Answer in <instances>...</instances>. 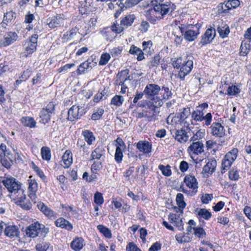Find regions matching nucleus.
I'll return each mask as SVG.
<instances>
[{
  "instance_id": "obj_26",
  "label": "nucleus",
  "mask_w": 251,
  "mask_h": 251,
  "mask_svg": "<svg viewBox=\"0 0 251 251\" xmlns=\"http://www.w3.org/2000/svg\"><path fill=\"white\" fill-rule=\"evenodd\" d=\"M37 207L48 218H51L55 216V213L47 205H45L44 203L39 202L37 204Z\"/></svg>"
},
{
  "instance_id": "obj_42",
  "label": "nucleus",
  "mask_w": 251,
  "mask_h": 251,
  "mask_svg": "<svg viewBox=\"0 0 251 251\" xmlns=\"http://www.w3.org/2000/svg\"><path fill=\"white\" fill-rule=\"evenodd\" d=\"M98 229L101 232L105 237L110 238L112 236L111 231L108 228L103 225H98L97 226Z\"/></svg>"
},
{
  "instance_id": "obj_8",
  "label": "nucleus",
  "mask_w": 251,
  "mask_h": 251,
  "mask_svg": "<svg viewBox=\"0 0 251 251\" xmlns=\"http://www.w3.org/2000/svg\"><path fill=\"white\" fill-rule=\"evenodd\" d=\"M191 117L196 121L201 122L204 120L205 125L206 126H209L212 122V116L210 113H208L204 116V113H201L195 110L192 112Z\"/></svg>"
},
{
  "instance_id": "obj_15",
  "label": "nucleus",
  "mask_w": 251,
  "mask_h": 251,
  "mask_svg": "<svg viewBox=\"0 0 251 251\" xmlns=\"http://www.w3.org/2000/svg\"><path fill=\"white\" fill-rule=\"evenodd\" d=\"M18 38V36L16 32L9 31L5 33L3 36V40L2 41V45L3 46H7L13 43Z\"/></svg>"
},
{
  "instance_id": "obj_45",
  "label": "nucleus",
  "mask_w": 251,
  "mask_h": 251,
  "mask_svg": "<svg viewBox=\"0 0 251 251\" xmlns=\"http://www.w3.org/2000/svg\"><path fill=\"white\" fill-rule=\"evenodd\" d=\"M158 168L161 171L162 174L165 176H169L172 174L171 167L169 165H167L166 166L163 165H160L158 166Z\"/></svg>"
},
{
  "instance_id": "obj_13",
  "label": "nucleus",
  "mask_w": 251,
  "mask_h": 251,
  "mask_svg": "<svg viewBox=\"0 0 251 251\" xmlns=\"http://www.w3.org/2000/svg\"><path fill=\"white\" fill-rule=\"evenodd\" d=\"M184 182L188 188L192 189L193 195L197 192L198 183L194 176L187 175L184 178Z\"/></svg>"
},
{
  "instance_id": "obj_11",
  "label": "nucleus",
  "mask_w": 251,
  "mask_h": 251,
  "mask_svg": "<svg viewBox=\"0 0 251 251\" xmlns=\"http://www.w3.org/2000/svg\"><path fill=\"white\" fill-rule=\"evenodd\" d=\"M28 184V197L31 200L35 202L36 200V192L38 190V184L35 179H29L27 180Z\"/></svg>"
},
{
  "instance_id": "obj_17",
  "label": "nucleus",
  "mask_w": 251,
  "mask_h": 251,
  "mask_svg": "<svg viewBox=\"0 0 251 251\" xmlns=\"http://www.w3.org/2000/svg\"><path fill=\"white\" fill-rule=\"evenodd\" d=\"M64 20V16L63 15H57L56 16L48 20L49 21L48 25L50 28H54L62 25Z\"/></svg>"
},
{
  "instance_id": "obj_57",
  "label": "nucleus",
  "mask_w": 251,
  "mask_h": 251,
  "mask_svg": "<svg viewBox=\"0 0 251 251\" xmlns=\"http://www.w3.org/2000/svg\"><path fill=\"white\" fill-rule=\"evenodd\" d=\"M213 198L212 194H205L201 197V200L203 203H208Z\"/></svg>"
},
{
  "instance_id": "obj_58",
  "label": "nucleus",
  "mask_w": 251,
  "mask_h": 251,
  "mask_svg": "<svg viewBox=\"0 0 251 251\" xmlns=\"http://www.w3.org/2000/svg\"><path fill=\"white\" fill-rule=\"evenodd\" d=\"M204 135V131H201L199 130L192 137V140H193L194 141L196 140L199 141V140L203 138Z\"/></svg>"
},
{
  "instance_id": "obj_3",
  "label": "nucleus",
  "mask_w": 251,
  "mask_h": 251,
  "mask_svg": "<svg viewBox=\"0 0 251 251\" xmlns=\"http://www.w3.org/2000/svg\"><path fill=\"white\" fill-rule=\"evenodd\" d=\"M2 183L8 191L11 193H22L23 194L24 192V191L21 188V183L14 177H7L2 181Z\"/></svg>"
},
{
  "instance_id": "obj_25",
  "label": "nucleus",
  "mask_w": 251,
  "mask_h": 251,
  "mask_svg": "<svg viewBox=\"0 0 251 251\" xmlns=\"http://www.w3.org/2000/svg\"><path fill=\"white\" fill-rule=\"evenodd\" d=\"M199 30L196 27V29H188L184 33V38L188 41H194L199 34Z\"/></svg>"
},
{
  "instance_id": "obj_47",
  "label": "nucleus",
  "mask_w": 251,
  "mask_h": 251,
  "mask_svg": "<svg viewBox=\"0 0 251 251\" xmlns=\"http://www.w3.org/2000/svg\"><path fill=\"white\" fill-rule=\"evenodd\" d=\"M195 235L199 238H202L206 235V232L204 229L201 227H193Z\"/></svg>"
},
{
  "instance_id": "obj_14",
  "label": "nucleus",
  "mask_w": 251,
  "mask_h": 251,
  "mask_svg": "<svg viewBox=\"0 0 251 251\" xmlns=\"http://www.w3.org/2000/svg\"><path fill=\"white\" fill-rule=\"evenodd\" d=\"M176 114L181 122V126L190 129L189 124L187 120L190 114V109L184 108L181 112L176 113Z\"/></svg>"
},
{
  "instance_id": "obj_59",
  "label": "nucleus",
  "mask_w": 251,
  "mask_h": 251,
  "mask_svg": "<svg viewBox=\"0 0 251 251\" xmlns=\"http://www.w3.org/2000/svg\"><path fill=\"white\" fill-rule=\"evenodd\" d=\"M229 178L232 180H237L239 178L238 172L236 170H231L229 172Z\"/></svg>"
},
{
  "instance_id": "obj_39",
  "label": "nucleus",
  "mask_w": 251,
  "mask_h": 251,
  "mask_svg": "<svg viewBox=\"0 0 251 251\" xmlns=\"http://www.w3.org/2000/svg\"><path fill=\"white\" fill-rule=\"evenodd\" d=\"M41 153L42 157L44 160L49 161L50 159V150L47 147H43L41 148Z\"/></svg>"
},
{
  "instance_id": "obj_44",
  "label": "nucleus",
  "mask_w": 251,
  "mask_h": 251,
  "mask_svg": "<svg viewBox=\"0 0 251 251\" xmlns=\"http://www.w3.org/2000/svg\"><path fill=\"white\" fill-rule=\"evenodd\" d=\"M124 101V98L120 95H115L111 100V104L119 106L123 103Z\"/></svg>"
},
{
  "instance_id": "obj_55",
  "label": "nucleus",
  "mask_w": 251,
  "mask_h": 251,
  "mask_svg": "<svg viewBox=\"0 0 251 251\" xmlns=\"http://www.w3.org/2000/svg\"><path fill=\"white\" fill-rule=\"evenodd\" d=\"M88 70H89L88 68V63L85 61L79 66L77 72V73L81 74L84 73L85 71H87Z\"/></svg>"
},
{
  "instance_id": "obj_5",
  "label": "nucleus",
  "mask_w": 251,
  "mask_h": 251,
  "mask_svg": "<svg viewBox=\"0 0 251 251\" xmlns=\"http://www.w3.org/2000/svg\"><path fill=\"white\" fill-rule=\"evenodd\" d=\"M55 110V104L50 102L45 108H43L40 112V122L44 124L48 123L50 119L51 114Z\"/></svg>"
},
{
  "instance_id": "obj_20",
  "label": "nucleus",
  "mask_w": 251,
  "mask_h": 251,
  "mask_svg": "<svg viewBox=\"0 0 251 251\" xmlns=\"http://www.w3.org/2000/svg\"><path fill=\"white\" fill-rule=\"evenodd\" d=\"M38 222H35L31 224L26 229V234L29 237L35 238L39 234Z\"/></svg>"
},
{
  "instance_id": "obj_49",
  "label": "nucleus",
  "mask_w": 251,
  "mask_h": 251,
  "mask_svg": "<svg viewBox=\"0 0 251 251\" xmlns=\"http://www.w3.org/2000/svg\"><path fill=\"white\" fill-rule=\"evenodd\" d=\"M239 92V88L235 85H232L231 86H229L227 89V95L230 96L236 95L238 94Z\"/></svg>"
},
{
  "instance_id": "obj_1",
  "label": "nucleus",
  "mask_w": 251,
  "mask_h": 251,
  "mask_svg": "<svg viewBox=\"0 0 251 251\" xmlns=\"http://www.w3.org/2000/svg\"><path fill=\"white\" fill-rule=\"evenodd\" d=\"M151 4L153 6V10L152 12L154 11L160 14L161 17L159 16L156 17L157 18H163L165 15H173V12L176 9V5L171 1L166 2L163 3L164 0H150Z\"/></svg>"
},
{
  "instance_id": "obj_37",
  "label": "nucleus",
  "mask_w": 251,
  "mask_h": 251,
  "mask_svg": "<svg viewBox=\"0 0 251 251\" xmlns=\"http://www.w3.org/2000/svg\"><path fill=\"white\" fill-rule=\"evenodd\" d=\"M176 201L179 207L180 208H181V209H178V210L180 211L181 213H182V209L185 207L186 203L184 201V196L182 194L178 193L177 194L176 197Z\"/></svg>"
},
{
  "instance_id": "obj_64",
  "label": "nucleus",
  "mask_w": 251,
  "mask_h": 251,
  "mask_svg": "<svg viewBox=\"0 0 251 251\" xmlns=\"http://www.w3.org/2000/svg\"><path fill=\"white\" fill-rule=\"evenodd\" d=\"M244 213L251 221V207L248 206H246L244 208Z\"/></svg>"
},
{
  "instance_id": "obj_41",
  "label": "nucleus",
  "mask_w": 251,
  "mask_h": 251,
  "mask_svg": "<svg viewBox=\"0 0 251 251\" xmlns=\"http://www.w3.org/2000/svg\"><path fill=\"white\" fill-rule=\"evenodd\" d=\"M198 215L200 218H203L205 220H208L211 217V213L207 209L202 208L200 209Z\"/></svg>"
},
{
  "instance_id": "obj_9",
  "label": "nucleus",
  "mask_w": 251,
  "mask_h": 251,
  "mask_svg": "<svg viewBox=\"0 0 251 251\" xmlns=\"http://www.w3.org/2000/svg\"><path fill=\"white\" fill-rule=\"evenodd\" d=\"M204 146L203 143L198 141L194 142L191 144L188 148V151L189 152L191 157L194 159L193 155H198L204 151Z\"/></svg>"
},
{
  "instance_id": "obj_28",
  "label": "nucleus",
  "mask_w": 251,
  "mask_h": 251,
  "mask_svg": "<svg viewBox=\"0 0 251 251\" xmlns=\"http://www.w3.org/2000/svg\"><path fill=\"white\" fill-rule=\"evenodd\" d=\"M22 194L21 196H17V203H19V204L25 210H29L31 208L32 205L31 202H25V200L26 199V196L25 194H24V193L22 194V193H19Z\"/></svg>"
},
{
  "instance_id": "obj_29",
  "label": "nucleus",
  "mask_w": 251,
  "mask_h": 251,
  "mask_svg": "<svg viewBox=\"0 0 251 251\" xmlns=\"http://www.w3.org/2000/svg\"><path fill=\"white\" fill-rule=\"evenodd\" d=\"M55 226L62 228H65L68 230L73 229V225L63 218L58 219L55 222Z\"/></svg>"
},
{
  "instance_id": "obj_48",
  "label": "nucleus",
  "mask_w": 251,
  "mask_h": 251,
  "mask_svg": "<svg viewBox=\"0 0 251 251\" xmlns=\"http://www.w3.org/2000/svg\"><path fill=\"white\" fill-rule=\"evenodd\" d=\"M122 150L120 147H117L115 154V159L117 163H120L123 159Z\"/></svg>"
},
{
  "instance_id": "obj_53",
  "label": "nucleus",
  "mask_w": 251,
  "mask_h": 251,
  "mask_svg": "<svg viewBox=\"0 0 251 251\" xmlns=\"http://www.w3.org/2000/svg\"><path fill=\"white\" fill-rule=\"evenodd\" d=\"M9 154L6 146L4 144L0 145V158H5Z\"/></svg>"
},
{
  "instance_id": "obj_34",
  "label": "nucleus",
  "mask_w": 251,
  "mask_h": 251,
  "mask_svg": "<svg viewBox=\"0 0 251 251\" xmlns=\"http://www.w3.org/2000/svg\"><path fill=\"white\" fill-rule=\"evenodd\" d=\"M71 247L74 251H78L83 247V240L81 237L76 238L71 244Z\"/></svg>"
},
{
  "instance_id": "obj_38",
  "label": "nucleus",
  "mask_w": 251,
  "mask_h": 251,
  "mask_svg": "<svg viewBox=\"0 0 251 251\" xmlns=\"http://www.w3.org/2000/svg\"><path fill=\"white\" fill-rule=\"evenodd\" d=\"M104 153V150L102 147H99L92 152L91 157L93 159H99Z\"/></svg>"
},
{
  "instance_id": "obj_18",
  "label": "nucleus",
  "mask_w": 251,
  "mask_h": 251,
  "mask_svg": "<svg viewBox=\"0 0 251 251\" xmlns=\"http://www.w3.org/2000/svg\"><path fill=\"white\" fill-rule=\"evenodd\" d=\"M4 234L10 238L18 237L20 235V231L16 226H5Z\"/></svg>"
},
{
  "instance_id": "obj_4",
  "label": "nucleus",
  "mask_w": 251,
  "mask_h": 251,
  "mask_svg": "<svg viewBox=\"0 0 251 251\" xmlns=\"http://www.w3.org/2000/svg\"><path fill=\"white\" fill-rule=\"evenodd\" d=\"M238 153V149L234 148L225 155L222 161L221 172L222 174L225 173L230 168L236 159Z\"/></svg>"
},
{
  "instance_id": "obj_12",
  "label": "nucleus",
  "mask_w": 251,
  "mask_h": 251,
  "mask_svg": "<svg viewBox=\"0 0 251 251\" xmlns=\"http://www.w3.org/2000/svg\"><path fill=\"white\" fill-rule=\"evenodd\" d=\"M225 131L224 126L219 123H213L210 126V133L215 137H222L224 136Z\"/></svg>"
},
{
  "instance_id": "obj_61",
  "label": "nucleus",
  "mask_w": 251,
  "mask_h": 251,
  "mask_svg": "<svg viewBox=\"0 0 251 251\" xmlns=\"http://www.w3.org/2000/svg\"><path fill=\"white\" fill-rule=\"evenodd\" d=\"M183 61L181 57L176 58L173 62V65L174 68H180Z\"/></svg>"
},
{
  "instance_id": "obj_24",
  "label": "nucleus",
  "mask_w": 251,
  "mask_h": 251,
  "mask_svg": "<svg viewBox=\"0 0 251 251\" xmlns=\"http://www.w3.org/2000/svg\"><path fill=\"white\" fill-rule=\"evenodd\" d=\"M137 148L144 153H149L151 151V145L146 141H139L136 145Z\"/></svg>"
},
{
  "instance_id": "obj_62",
  "label": "nucleus",
  "mask_w": 251,
  "mask_h": 251,
  "mask_svg": "<svg viewBox=\"0 0 251 251\" xmlns=\"http://www.w3.org/2000/svg\"><path fill=\"white\" fill-rule=\"evenodd\" d=\"M161 244L159 242H155L149 249V251H158L161 249Z\"/></svg>"
},
{
  "instance_id": "obj_46",
  "label": "nucleus",
  "mask_w": 251,
  "mask_h": 251,
  "mask_svg": "<svg viewBox=\"0 0 251 251\" xmlns=\"http://www.w3.org/2000/svg\"><path fill=\"white\" fill-rule=\"evenodd\" d=\"M16 18V13L13 11H10L4 13L3 18L7 22L11 23L12 21Z\"/></svg>"
},
{
  "instance_id": "obj_40",
  "label": "nucleus",
  "mask_w": 251,
  "mask_h": 251,
  "mask_svg": "<svg viewBox=\"0 0 251 251\" xmlns=\"http://www.w3.org/2000/svg\"><path fill=\"white\" fill-rule=\"evenodd\" d=\"M82 134L84 137L86 142H87L89 145L92 144V142L94 141L95 139L93 133L88 130L84 131L82 133Z\"/></svg>"
},
{
  "instance_id": "obj_35",
  "label": "nucleus",
  "mask_w": 251,
  "mask_h": 251,
  "mask_svg": "<svg viewBox=\"0 0 251 251\" xmlns=\"http://www.w3.org/2000/svg\"><path fill=\"white\" fill-rule=\"evenodd\" d=\"M62 160L64 164V167H69L72 163V154L68 151H66L62 156Z\"/></svg>"
},
{
  "instance_id": "obj_7",
  "label": "nucleus",
  "mask_w": 251,
  "mask_h": 251,
  "mask_svg": "<svg viewBox=\"0 0 251 251\" xmlns=\"http://www.w3.org/2000/svg\"><path fill=\"white\" fill-rule=\"evenodd\" d=\"M84 113V109L82 107L77 105H73L68 111L67 119L70 121H74L80 118Z\"/></svg>"
},
{
  "instance_id": "obj_63",
  "label": "nucleus",
  "mask_w": 251,
  "mask_h": 251,
  "mask_svg": "<svg viewBox=\"0 0 251 251\" xmlns=\"http://www.w3.org/2000/svg\"><path fill=\"white\" fill-rule=\"evenodd\" d=\"M128 251H142L137 246L133 243L130 242L128 244Z\"/></svg>"
},
{
  "instance_id": "obj_27",
  "label": "nucleus",
  "mask_w": 251,
  "mask_h": 251,
  "mask_svg": "<svg viewBox=\"0 0 251 251\" xmlns=\"http://www.w3.org/2000/svg\"><path fill=\"white\" fill-rule=\"evenodd\" d=\"M217 162L215 160H209L205 165L202 169V173L203 174H212L216 167Z\"/></svg>"
},
{
  "instance_id": "obj_51",
  "label": "nucleus",
  "mask_w": 251,
  "mask_h": 251,
  "mask_svg": "<svg viewBox=\"0 0 251 251\" xmlns=\"http://www.w3.org/2000/svg\"><path fill=\"white\" fill-rule=\"evenodd\" d=\"M103 113L104 110L102 108H99L92 115L91 119L94 121L99 120L103 115Z\"/></svg>"
},
{
  "instance_id": "obj_33",
  "label": "nucleus",
  "mask_w": 251,
  "mask_h": 251,
  "mask_svg": "<svg viewBox=\"0 0 251 251\" xmlns=\"http://www.w3.org/2000/svg\"><path fill=\"white\" fill-rule=\"evenodd\" d=\"M217 31L221 37L224 38L227 36L229 33L228 26L226 24L222 23L221 25H218Z\"/></svg>"
},
{
  "instance_id": "obj_16",
  "label": "nucleus",
  "mask_w": 251,
  "mask_h": 251,
  "mask_svg": "<svg viewBox=\"0 0 251 251\" xmlns=\"http://www.w3.org/2000/svg\"><path fill=\"white\" fill-rule=\"evenodd\" d=\"M183 127H182L180 130H176L175 131H172L171 130L172 134L173 133V132L175 133V135H173V136L175 137V139L181 143L186 142L188 140L189 137L186 131L183 128Z\"/></svg>"
},
{
  "instance_id": "obj_23",
  "label": "nucleus",
  "mask_w": 251,
  "mask_h": 251,
  "mask_svg": "<svg viewBox=\"0 0 251 251\" xmlns=\"http://www.w3.org/2000/svg\"><path fill=\"white\" fill-rule=\"evenodd\" d=\"M240 4L239 0H232L226 1L222 5V9L224 12H227L228 10L235 8Z\"/></svg>"
},
{
  "instance_id": "obj_21",
  "label": "nucleus",
  "mask_w": 251,
  "mask_h": 251,
  "mask_svg": "<svg viewBox=\"0 0 251 251\" xmlns=\"http://www.w3.org/2000/svg\"><path fill=\"white\" fill-rule=\"evenodd\" d=\"M215 30L211 28L207 29L202 37L201 43L203 44H206L210 43L214 38Z\"/></svg>"
},
{
  "instance_id": "obj_56",
  "label": "nucleus",
  "mask_w": 251,
  "mask_h": 251,
  "mask_svg": "<svg viewBox=\"0 0 251 251\" xmlns=\"http://www.w3.org/2000/svg\"><path fill=\"white\" fill-rule=\"evenodd\" d=\"M110 58V55L108 53H103L100 57L99 62V64L100 65H105L109 61Z\"/></svg>"
},
{
  "instance_id": "obj_10",
  "label": "nucleus",
  "mask_w": 251,
  "mask_h": 251,
  "mask_svg": "<svg viewBox=\"0 0 251 251\" xmlns=\"http://www.w3.org/2000/svg\"><path fill=\"white\" fill-rule=\"evenodd\" d=\"M161 89L159 86L155 84H148L144 91V95L148 96V99L151 100L152 97L157 95Z\"/></svg>"
},
{
  "instance_id": "obj_30",
  "label": "nucleus",
  "mask_w": 251,
  "mask_h": 251,
  "mask_svg": "<svg viewBox=\"0 0 251 251\" xmlns=\"http://www.w3.org/2000/svg\"><path fill=\"white\" fill-rule=\"evenodd\" d=\"M167 123L177 128L179 127V125L181 126V122L176 114H170L167 118Z\"/></svg>"
},
{
  "instance_id": "obj_19",
  "label": "nucleus",
  "mask_w": 251,
  "mask_h": 251,
  "mask_svg": "<svg viewBox=\"0 0 251 251\" xmlns=\"http://www.w3.org/2000/svg\"><path fill=\"white\" fill-rule=\"evenodd\" d=\"M169 220L170 222L173 223L175 226L178 228V230H181L183 229V222L179 215L171 213L169 215Z\"/></svg>"
},
{
  "instance_id": "obj_54",
  "label": "nucleus",
  "mask_w": 251,
  "mask_h": 251,
  "mask_svg": "<svg viewBox=\"0 0 251 251\" xmlns=\"http://www.w3.org/2000/svg\"><path fill=\"white\" fill-rule=\"evenodd\" d=\"M160 62V57L159 56H155L151 61L149 66L150 68H155L158 66Z\"/></svg>"
},
{
  "instance_id": "obj_36",
  "label": "nucleus",
  "mask_w": 251,
  "mask_h": 251,
  "mask_svg": "<svg viewBox=\"0 0 251 251\" xmlns=\"http://www.w3.org/2000/svg\"><path fill=\"white\" fill-rule=\"evenodd\" d=\"M21 121L25 126H28L30 128H33L36 126V122L32 117H23Z\"/></svg>"
},
{
  "instance_id": "obj_43",
  "label": "nucleus",
  "mask_w": 251,
  "mask_h": 251,
  "mask_svg": "<svg viewBox=\"0 0 251 251\" xmlns=\"http://www.w3.org/2000/svg\"><path fill=\"white\" fill-rule=\"evenodd\" d=\"M25 56H27L28 54L32 53L36 49V46L34 44H32L28 42H26L25 44Z\"/></svg>"
},
{
  "instance_id": "obj_2",
  "label": "nucleus",
  "mask_w": 251,
  "mask_h": 251,
  "mask_svg": "<svg viewBox=\"0 0 251 251\" xmlns=\"http://www.w3.org/2000/svg\"><path fill=\"white\" fill-rule=\"evenodd\" d=\"M157 100L154 99L151 100H149L148 102H146V104H142L139 103V105L140 106H143L145 109L149 108L150 111H145L143 112H140L138 114L137 117L139 118L146 117L148 118V120L150 121H153L156 119V114L155 113V108L161 106L163 104V101L161 99H159L156 97Z\"/></svg>"
},
{
  "instance_id": "obj_52",
  "label": "nucleus",
  "mask_w": 251,
  "mask_h": 251,
  "mask_svg": "<svg viewBox=\"0 0 251 251\" xmlns=\"http://www.w3.org/2000/svg\"><path fill=\"white\" fill-rule=\"evenodd\" d=\"M94 201L98 205H101L104 201L102 194L97 192L94 195Z\"/></svg>"
},
{
  "instance_id": "obj_22",
  "label": "nucleus",
  "mask_w": 251,
  "mask_h": 251,
  "mask_svg": "<svg viewBox=\"0 0 251 251\" xmlns=\"http://www.w3.org/2000/svg\"><path fill=\"white\" fill-rule=\"evenodd\" d=\"M117 78L116 80V84L117 85L121 86V92L123 94L126 93V86L125 82L126 81V72L122 71L117 74Z\"/></svg>"
},
{
  "instance_id": "obj_31",
  "label": "nucleus",
  "mask_w": 251,
  "mask_h": 251,
  "mask_svg": "<svg viewBox=\"0 0 251 251\" xmlns=\"http://www.w3.org/2000/svg\"><path fill=\"white\" fill-rule=\"evenodd\" d=\"M126 25V17L121 21L120 24H114L111 27V31L116 33H120L124 29V26Z\"/></svg>"
},
{
  "instance_id": "obj_60",
  "label": "nucleus",
  "mask_w": 251,
  "mask_h": 251,
  "mask_svg": "<svg viewBox=\"0 0 251 251\" xmlns=\"http://www.w3.org/2000/svg\"><path fill=\"white\" fill-rule=\"evenodd\" d=\"M38 230L39 233L40 232L42 234H44V236L49 232V228L48 227H46L45 225L41 224L39 223L38 225Z\"/></svg>"
},
{
  "instance_id": "obj_50",
  "label": "nucleus",
  "mask_w": 251,
  "mask_h": 251,
  "mask_svg": "<svg viewBox=\"0 0 251 251\" xmlns=\"http://www.w3.org/2000/svg\"><path fill=\"white\" fill-rule=\"evenodd\" d=\"M50 247V244L47 242H42L36 245V249L38 251H47Z\"/></svg>"
},
{
  "instance_id": "obj_6",
  "label": "nucleus",
  "mask_w": 251,
  "mask_h": 251,
  "mask_svg": "<svg viewBox=\"0 0 251 251\" xmlns=\"http://www.w3.org/2000/svg\"><path fill=\"white\" fill-rule=\"evenodd\" d=\"M191 57H187L183 61L178 73V77L181 80H184L185 76L192 70L193 67V62L190 59Z\"/></svg>"
},
{
  "instance_id": "obj_32",
  "label": "nucleus",
  "mask_w": 251,
  "mask_h": 251,
  "mask_svg": "<svg viewBox=\"0 0 251 251\" xmlns=\"http://www.w3.org/2000/svg\"><path fill=\"white\" fill-rule=\"evenodd\" d=\"M129 53L132 54H136L137 55V59L138 61H141L145 58L143 51L140 48L134 45L131 46Z\"/></svg>"
}]
</instances>
